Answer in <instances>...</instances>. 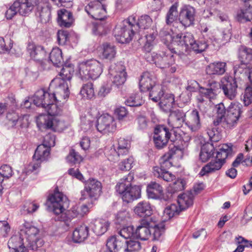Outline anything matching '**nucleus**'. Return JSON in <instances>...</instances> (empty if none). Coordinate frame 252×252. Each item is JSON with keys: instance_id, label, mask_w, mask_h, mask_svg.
Listing matches in <instances>:
<instances>
[{"instance_id": "aec40b11", "label": "nucleus", "mask_w": 252, "mask_h": 252, "mask_svg": "<svg viewBox=\"0 0 252 252\" xmlns=\"http://www.w3.org/2000/svg\"><path fill=\"white\" fill-rule=\"evenodd\" d=\"M101 183L94 179H90L85 183L84 190L82 192V195L85 193L92 199L96 200L101 192Z\"/></svg>"}, {"instance_id": "a211bd4d", "label": "nucleus", "mask_w": 252, "mask_h": 252, "mask_svg": "<svg viewBox=\"0 0 252 252\" xmlns=\"http://www.w3.org/2000/svg\"><path fill=\"white\" fill-rule=\"evenodd\" d=\"M96 127L100 132L106 133L115 130L116 126L114 118L108 114H104L98 119Z\"/></svg>"}, {"instance_id": "4468645a", "label": "nucleus", "mask_w": 252, "mask_h": 252, "mask_svg": "<svg viewBox=\"0 0 252 252\" xmlns=\"http://www.w3.org/2000/svg\"><path fill=\"white\" fill-rule=\"evenodd\" d=\"M171 133L164 126H157L154 129L153 140L155 146L159 149L165 147L170 137Z\"/></svg>"}, {"instance_id": "a19ab883", "label": "nucleus", "mask_w": 252, "mask_h": 252, "mask_svg": "<svg viewBox=\"0 0 252 252\" xmlns=\"http://www.w3.org/2000/svg\"><path fill=\"white\" fill-rule=\"evenodd\" d=\"M223 164L221 161L217 160H212L207 164L201 169L199 175L203 176L209 173H213L220 170Z\"/></svg>"}, {"instance_id": "a878e982", "label": "nucleus", "mask_w": 252, "mask_h": 252, "mask_svg": "<svg viewBox=\"0 0 252 252\" xmlns=\"http://www.w3.org/2000/svg\"><path fill=\"white\" fill-rule=\"evenodd\" d=\"M199 111L197 109H193L188 114L186 119V125L191 131H197L201 127Z\"/></svg>"}, {"instance_id": "a18cd8bd", "label": "nucleus", "mask_w": 252, "mask_h": 252, "mask_svg": "<svg viewBox=\"0 0 252 252\" xmlns=\"http://www.w3.org/2000/svg\"><path fill=\"white\" fill-rule=\"evenodd\" d=\"M102 56L103 58L111 60L113 59L116 54L115 47L108 43H104L101 45Z\"/></svg>"}, {"instance_id": "f8f14e48", "label": "nucleus", "mask_w": 252, "mask_h": 252, "mask_svg": "<svg viewBox=\"0 0 252 252\" xmlns=\"http://www.w3.org/2000/svg\"><path fill=\"white\" fill-rule=\"evenodd\" d=\"M243 106L238 102H231L227 109V114L224 119L229 127H232L237 124L241 114Z\"/></svg>"}, {"instance_id": "680f3d73", "label": "nucleus", "mask_w": 252, "mask_h": 252, "mask_svg": "<svg viewBox=\"0 0 252 252\" xmlns=\"http://www.w3.org/2000/svg\"><path fill=\"white\" fill-rule=\"evenodd\" d=\"M151 229L153 232V240H158L164 232V225L163 223L152 225Z\"/></svg>"}, {"instance_id": "4d7b16f0", "label": "nucleus", "mask_w": 252, "mask_h": 252, "mask_svg": "<svg viewBox=\"0 0 252 252\" xmlns=\"http://www.w3.org/2000/svg\"><path fill=\"white\" fill-rule=\"evenodd\" d=\"M182 211V209L178 205L172 204L165 208L163 214L164 216L169 219L175 216L178 215Z\"/></svg>"}, {"instance_id": "09e8293b", "label": "nucleus", "mask_w": 252, "mask_h": 252, "mask_svg": "<svg viewBox=\"0 0 252 252\" xmlns=\"http://www.w3.org/2000/svg\"><path fill=\"white\" fill-rule=\"evenodd\" d=\"M217 116L214 121V125L215 126L221 123H225L224 121L225 114L226 113L225 107L222 103H220L216 106Z\"/></svg>"}, {"instance_id": "e433bc0d", "label": "nucleus", "mask_w": 252, "mask_h": 252, "mask_svg": "<svg viewBox=\"0 0 252 252\" xmlns=\"http://www.w3.org/2000/svg\"><path fill=\"white\" fill-rule=\"evenodd\" d=\"M226 65L224 62H215L207 66L206 71L209 75H222L226 71Z\"/></svg>"}, {"instance_id": "2eb2a0df", "label": "nucleus", "mask_w": 252, "mask_h": 252, "mask_svg": "<svg viewBox=\"0 0 252 252\" xmlns=\"http://www.w3.org/2000/svg\"><path fill=\"white\" fill-rule=\"evenodd\" d=\"M85 10L93 18L101 21L106 17V8L104 5L99 1L91 0L86 6Z\"/></svg>"}, {"instance_id": "f3484780", "label": "nucleus", "mask_w": 252, "mask_h": 252, "mask_svg": "<svg viewBox=\"0 0 252 252\" xmlns=\"http://www.w3.org/2000/svg\"><path fill=\"white\" fill-rule=\"evenodd\" d=\"M195 14V8L188 4L184 5L180 9L179 13V21L185 27L193 24Z\"/></svg>"}, {"instance_id": "e2e57ef3", "label": "nucleus", "mask_w": 252, "mask_h": 252, "mask_svg": "<svg viewBox=\"0 0 252 252\" xmlns=\"http://www.w3.org/2000/svg\"><path fill=\"white\" fill-rule=\"evenodd\" d=\"M208 47V44L205 40L195 41L194 40L192 44L190 47L196 53H201L204 51Z\"/></svg>"}, {"instance_id": "49530a36", "label": "nucleus", "mask_w": 252, "mask_h": 252, "mask_svg": "<svg viewBox=\"0 0 252 252\" xmlns=\"http://www.w3.org/2000/svg\"><path fill=\"white\" fill-rule=\"evenodd\" d=\"M50 61L57 66L62 65L63 61L61 50L58 48H54L49 56Z\"/></svg>"}, {"instance_id": "dca6fc26", "label": "nucleus", "mask_w": 252, "mask_h": 252, "mask_svg": "<svg viewBox=\"0 0 252 252\" xmlns=\"http://www.w3.org/2000/svg\"><path fill=\"white\" fill-rule=\"evenodd\" d=\"M109 73L112 77L111 79L113 84L117 86L123 85L126 80L125 67L120 63L111 64Z\"/></svg>"}, {"instance_id": "9d476101", "label": "nucleus", "mask_w": 252, "mask_h": 252, "mask_svg": "<svg viewBox=\"0 0 252 252\" xmlns=\"http://www.w3.org/2000/svg\"><path fill=\"white\" fill-rule=\"evenodd\" d=\"M139 88L142 92L150 91L149 95L154 91L156 94L161 90V87L156 83V78L151 73L146 71L141 75Z\"/></svg>"}, {"instance_id": "3c124183", "label": "nucleus", "mask_w": 252, "mask_h": 252, "mask_svg": "<svg viewBox=\"0 0 252 252\" xmlns=\"http://www.w3.org/2000/svg\"><path fill=\"white\" fill-rule=\"evenodd\" d=\"M214 146L212 144H207L204 145L200 153V158L202 162L207 161L212 156L214 153Z\"/></svg>"}, {"instance_id": "c85d7f7f", "label": "nucleus", "mask_w": 252, "mask_h": 252, "mask_svg": "<svg viewBox=\"0 0 252 252\" xmlns=\"http://www.w3.org/2000/svg\"><path fill=\"white\" fill-rule=\"evenodd\" d=\"M245 6L237 12L236 18L240 22L252 20V0H242Z\"/></svg>"}, {"instance_id": "69168bd1", "label": "nucleus", "mask_w": 252, "mask_h": 252, "mask_svg": "<svg viewBox=\"0 0 252 252\" xmlns=\"http://www.w3.org/2000/svg\"><path fill=\"white\" fill-rule=\"evenodd\" d=\"M66 159L68 163L74 164L79 163L82 160V158L80 155H79L78 153L76 152L73 149H71Z\"/></svg>"}, {"instance_id": "ea45409f", "label": "nucleus", "mask_w": 252, "mask_h": 252, "mask_svg": "<svg viewBox=\"0 0 252 252\" xmlns=\"http://www.w3.org/2000/svg\"><path fill=\"white\" fill-rule=\"evenodd\" d=\"M124 245V240H121L119 236H112L107 239L106 246L116 252L123 248Z\"/></svg>"}, {"instance_id": "c03bdc74", "label": "nucleus", "mask_w": 252, "mask_h": 252, "mask_svg": "<svg viewBox=\"0 0 252 252\" xmlns=\"http://www.w3.org/2000/svg\"><path fill=\"white\" fill-rule=\"evenodd\" d=\"M153 173L155 177L162 178L167 182H172L175 180L174 175L158 166L153 168Z\"/></svg>"}, {"instance_id": "72a5a7b5", "label": "nucleus", "mask_w": 252, "mask_h": 252, "mask_svg": "<svg viewBox=\"0 0 252 252\" xmlns=\"http://www.w3.org/2000/svg\"><path fill=\"white\" fill-rule=\"evenodd\" d=\"M89 228L85 224L76 227L72 234L73 241L75 243H81L86 240L89 236Z\"/></svg>"}, {"instance_id": "864d4df0", "label": "nucleus", "mask_w": 252, "mask_h": 252, "mask_svg": "<svg viewBox=\"0 0 252 252\" xmlns=\"http://www.w3.org/2000/svg\"><path fill=\"white\" fill-rule=\"evenodd\" d=\"M125 245L123 249L125 252H135L141 249V243L138 241L130 239L129 241L124 240Z\"/></svg>"}, {"instance_id": "cd10ccee", "label": "nucleus", "mask_w": 252, "mask_h": 252, "mask_svg": "<svg viewBox=\"0 0 252 252\" xmlns=\"http://www.w3.org/2000/svg\"><path fill=\"white\" fill-rule=\"evenodd\" d=\"M27 49L31 58L36 62H42L46 56V52L42 46L32 42L28 43Z\"/></svg>"}, {"instance_id": "79ce46f5", "label": "nucleus", "mask_w": 252, "mask_h": 252, "mask_svg": "<svg viewBox=\"0 0 252 252\" xmlns=\"http://www.w3.org/2000/svg\"><path fill=\"white\" fill-rule=\"evenodd\" d=\"M193 195L191 192L184 193L178 196V205L184 210L193 204Z\"/></svg>"}, {"instance_id": "338daca9", "label": "nucleus", "mask_w": 252, "mask_h": 252, "mask_svg": "<svg viewBox=\"0 0 252 252\" xmlns=\"http://www.w3.org/2000/svg\"><path fill=\"white\" fill-rule=\"evenodd\" d=\"M185 182L183 179H177L176 180L171 186V189L170 193L172 194L175 192L181 191L185 189Z\"/></svg>"}, {"instance_id": "37998d69", "label": "nucleus", "mask_w": 252, "mask_h": 252, "mask_svg": "<svg viewBox=\"0 0 252 252\" xmlns=\"http://www.w3.org/2000/svg\"><path fill=\"white\" fill-rule=\"evenodd\" d=\"M152 20L148 15H143L138 19H136V23L133 24L134 30L137 32H140L141 30L148 29L152 24Z\"/></svg>"}, {"instance_id": "473e14b6", "label": "nucleus", "mask_w": 252, "mask_h": 252, "mask_svg": "<svg viewBox=\"0 0 252 252\" xmlns=\"http://www.w3.org/2000/svg\"><path fill=\"white\" fill-rule=\"evenodd\" d=\"M109 226L110 222L104 219L95 220L91 225L93 231L98 236L104 234Z\"/></svg>"}, {"instance_id": "6ab92c4d", "label": "nucleus", "mask_w": 252, "mask_h": 252, "mask_svg": "<svg viewBox=\"0 0 252 252\" xmlns=\"http://www.w3.org/2000/svg\"><path fill=\"white\" fill-rule=\"evenodd\" d=\"M54 96L51 94V93L45 91L44 89H41L35 92L33 96L31 97V100L36 106L46 108L47 105L54 102Z\"/></svg>"}, {"instance_id": "7ed1b4c3", "label": "nucleus", "mask_w": 252, "mask_h": 252, "mask_svg": "<svg viewBox=\"0 0 252 252\" xmlns=\"http://www.w3.org/2000/svg\"><path fill=\"white\" fill-rule=\"evenodd\" d=\"M133 179V175L128 174L126 177L121 179L116 186L117 192L121 195L123 200L126 203L131 202L141 196L140 187L131 185Z\"/></svg>"}, {"instance_id": "f257e3e1", "label": "nucleus", "mask_w": 252, "mask_h": 252, "mask_svg": "<svg viewBox=\"0 0 252 252\" xmlns=\"http://www.w3.org/2000/svg\"><path fill=\"white\" fill-rule=\"evenodd\" d=\"M48 201L51 203L53 212L57 215L56 220L66 222L70 218L80 217L77 206L72 207L68 211V214L64 212L65 206L68 205L67 198L58 189H56L54 193L48 197Z\"/></svg>"}, {"instance_id": "bf43d9fd", "label": "nucleus", "mask_w": 252, "mask_h": 252, "mask_svg": "<svg viewBox=\"0 0 252 252\" xmlns=\"http://www.w3.org/2000/svg\"><path fill=\"white\" fill-rule=\"evenodd\" d=\"M80 94L84 97L91 99L94 96V90L92 83L85 84L82 87Z\"/></svg>"}, {"instance_id": "393cba45", "label": "nucleus", "mask_w": 252, "mask_h": 252, "mask_svg": "<svg viewBox=\"0 0 252 252\" xmlns=\"http://www.w3.org/2000/svg\"><path fill=\"white\" fill-rule=\"evenodd\" d=\"M168 118V124L173 128H179L185 123L186 124V114L183 110L177 109L172 110Z\"/></svg>"}, {"instance_id": "5fc2aeb1", "label": "nucleus", "mask_w": 252, "mask_h": 252, "mask_svg": "<svg viewBox=\"0 0 252 252\" xmlns=\"http://www.w3.org/2000/svg\"><path fill=\"white\" fill-rule=\"evenodd\" d=\"M13 175L12 168L6 164L3 165L0 167V193L2 191L3 188L1 183L4 179H9Z\"/></svg>"}, {"instance_id": "603ef678", "label": "nucleus", "mask_w": 252, "mask_h": 252, "mask_svg": "<svg viewBox=\"0 0 252 252\" xmlns=\"http://www.w3.org/2000/svg\"><path fill=\"white\" fill-rule=\"evenodd\" d=\"M52 120L53 124L52 129L54 131H61L69 126V123L60 117H53Z\"/></svg>"}, {"instance_id": "c756f323", "label": "nucleus", "mask_w": 252, "mask_h": 252, "mask_svg": "<svg viewBox=\"0 0 252 252\" xmlns=\"http://www.w3.org/2000/svg\"><path fill=\"white\" fill-rule=\"evenodd\" d=\"M23 236L16 235L12 236L8 242V247L10 252H28L24 246Z\"/></svg>"}, {"instance_id": "412c9836", "label": "nucleus", "mask_w": 252, "mask_h": 252, "mask_svg": "<svg viewBox=\"0 0 252 252\" xmlns=\"http://www.w3.org/2000/svg\"><path fill=\"white\" fill-rule=\"evenodd\" d=\"M129 147V142L127 140L120 138L118 142L117 150L115 149L110 150V154L108 155V159L114 162L118 160L120 156L128 154Z\"/></svg>"}, {"instance_id": "8fccbe9b", "label": "nucleus", "mask_w": 252, "mask_h": 252, "mask_svg": "<svg viewBox=\"0 0 252 252\" xmlns=\"http://www.w3.org/2000/svg\"><path fill=\"white\" fill-rule=\"evenodd\" d=\"M216 83H212L209 88L200 87L199 93L206 98L210 100L214 99L217 94V90L215 89Z\"/></svg>"}, {"instance_id": "423d86ee", "label": "nucleus", "mask_w": 252, "mask_h": 252, "mask_svg": "<svg viewBox=\"0 0 252 252\" xmlns=\"http://www.w3.org/2000/svg\"><path fill=\"white\" fill-rule=\"evenodd\" d=\"M20 235L25 236L29 243V247L32 250H36L44 244L39 230L30 223L25 222L20 226Z\"/></svg>"}, {"instance_id": "0eeeda50", "label": "nucleus", "mask_w": 252, "mask_h": 252, "mask_svg": "<svg viewBox=\"0 0 252 252\" xmlns=\"http://www.w3.org/2000/svg\"><path fill=\"white\" fill-rule=\"evenodd\" d=\"M239 58L241 63L234 67V73L244 74L248 73L249 77L252 78V67L248 66L250 61H252V49L244 45H241L238 49Z\"/></svg>"}, {"instance_id": "1a4fd4ad", "label": "nucleus", "mask_w": 252, "mask_h": 252, "mask_svg": "<svg viewBox=\"0 0 252 252\" xmlns=\"http://www.w3.org/2000/svg\"><path fill=\"white\" fill-rule=\"evenodd\" d=\"M150 98L154 101L160 100L159 105L161 109L165 113L170 112L173 110L175 105L174 95L171 94H164L161 89L156 94L153 91L150 94Z\"/></svg>"}, {"instance_id": "bb28decb", "label": "nucleus", "mask_w": 252, "mask_h": 252, "mask_svg": "<svg viewBox=\"0 0 252 252\" xmlns=\"http://www.w3.org/2000/svg\"><path fill=\"white\" fill-rule=\"evenodd\" d=\"M37 0H17L15 1L18 13L22 16L29 15L37 5Z\"/></svg>"}, {"instance_id": "4c0bfd02", "label": "nucleus", "mask_w": 252, "mask_h": 252, "mask_svg": "<svg viewBox=\"0 0 252 252\" xmlns=\"http://www.w3.org/2000/svg\"><path fill=\"white\" fill-rule=\"evenodd\" d=\"M53 116L46 114H40L36 118V124L41 130L51 129L53 127Z\"/></svg>"}, {"instance_id": "6e6552de", "label": "nucleus", "mask_w": 252, "mask_h": 252, "mask_svg": "<svg viewBox=\"0 0 252 252\" xmlns=\"http://www.w3.org/2000/svg\"><path fill=\"white\" fill-rule=\"evenodd\" d=\"M53 90L51 94L54 96V102L60 101L62 104L69 96L68 84L66 81L60 77L54 78L50 83L49 91Z\"/></svg>"}, {"instance_id": "c9c22d12", "label": "nucleus", "mask_w": 252, "mask_h": 252, "mask_svg": "<svg viewBox=\"0 0 252 252\" xmlns=\"http://www.w3.org/2000/svg\"><path fill=\"white\" fill-rule=\"evenodd\" d=\"M135 213L141 217L150 216L153 213V209L151 204L147 201L139 202L135 207Z\"/></svg>"}, {"instance_id": "20e7f679", "label": "nucleus", "mask_w": 252, "mask_h": 252, "mask_svg": "<svg viewBox=\"0 0 252 252\" xmlns=\"http://www.w3.org/2000/svg\"><path fill=\"white\" fill-rule=\"evenodd\" d=\"M102 72V65L95 60H88L78 63L77 74L82 80H94Z\"/></svg>"}, {"instance_id": "5701e85b", "label": "nucleus", "mask_w": 252, "mask_h": 252, "mask_svg": "<svg viewBox=\"0 0 252 252\" xmlns=\"http://www.w3.org/2000/svg\"><path fill=\"white\" fill-rule=\"evenodd\" d=\"M153 61L155 64L160 68H166L170 65H174L175 60L174 55L169 51L166 54H156L152 56Z\"/></svg>"}, {"instance_id": "58836bf2", "label": "nucleus", "mask_w": 252, "mask_h": 252, "mask_svg": "<svg viewBox=\"0 0 252 252\" xmlns=\"http://www.w3.org/2000/svg\"><path fill=\"white\" fill-rule=\"evenodd\" d=\"M232 154V148L231 145H229L227 144H224L219 146L218 150L216 153V159L223 164L225 163V159L231 156Z\"/></svg>"}, {"instance_id": "9b49d317", "label": "nucleus", "mask_w": 252, "mask_h": 252, "mask_svg": "<svg viewBox=\"0 0 252 252\" xmlns=\"http://www.w3.org/2000/svg\"><path fill=\"white\" fill-rule=\"evenodd\" d=\"M50 154V148L41 144L37 147L34 154L33 156L34 159L36 160V162L30 164L25 169L23 173L26 175L36 170L40 166V161L46 160Z\"/></svg>"}, {"instance_id": "6e6d98bb", "label": "nucleus", "mask_w": 252, "mask_h": 252, "mask_svg": "<svg viewBox=\"0 0 252 252\" xmlns=\"http://www.w3.org/2000/svg\"><path fill=\"white\" fill-rule=\"evenodd\" d=\"M144 100L141 94H136L130 95L126 101V105L130 107H137L144 103Z\"/></svg>"}, {"instance_id": "7c9ffc66", "label": "nucleus", "mask_w": 252, "mask_h": 252, "mask_svg": "<svg viewBox=\"0 0 252 252\" xmlns=\"http://www.w3.org/2000/svg\"><path fill=\"white\" fill-rule=\"evenodd\" d=\"M6 119L7 120V124L11 127L16 125H18L21 127H26L28 124V119L26 116L19 117L18 114L14 111L8 112L6 115Z\"/></svg>"}, {"instance_id": "052dcab7", "label": "nucleus", "mask_w": 252, "mask_h": 252, "mask_svg": "<svg viewBox=\"0 0 252 252\" xmlns=\"http://www.w3.org/2000/svg\"><path fill=\"white\" fill-rule=\"evenodd\" d=\"M74 72V68L71 65L63 66L60 73V78L65 81H69L72 77Z\"/></svg>"}, {"instance_id": "de8ad7c7", "label": "nucleus", "mask_w": 252, "mask_h": 252, "mask_svg": "<svg viewBox=\"0 0 252 252\" xmlns=\"http://www.w3.org/2000/svg\"><path fill=\"white\" fill-rule=\"evenodd\" d=\"M178 7V4L177 2L173 4L170 7L165 18V22L167 25H171L177 20V17L179 16Z\"/></svg>"}, {"instance_id": "ddd939ff", "label": "nucleus", "mask_w": 252, "mask_h": 252, "mask_svg": "<svg viewBox=\"0 0 252 252\" xmlns=\"http://www.w3.org/2000/svg\"><path fill=\"white\" fill-rule=\"evenodd\" d=\"M220 88L222 90L224 96L228 99L233 100L236 97L238 86L236 80L233 77H222L220 81Z\"/></svg>"}, {"instance_id": "b1692460", "label": "nucleus", "mask_w": 252, "mask_h": 252, "mask_svg": "<svg viewBox=\"0 0 252 252\" xmlns=\"http://www.w3.org/2000/svg\"><path fill=\"white\" fill-rule=\"evenodd\" d=\"M152 224L146 220H142L134 231V237L145 241L151 236Z\"/></svg>"}, {"instance_id": "39448f33", "label": "nucleus", "mask_w": 252, "mask_h": 252, "mask_svg": "<svg viewBox=\"0 0 252 252\" xmlns=\"http://www.w3.org/2000/svg\"><path fill=\"white\" fill-rule=\"evenodd\" d=\"M136 23V16H129L116 26L114 30V35L116 40L120 43L129 42L132 39L135 33L133 24Z\"/></svg>"}, {"instance_id": "f704fd0d", "label": "nucleus", "mask_w": 252, "mask_h": 252, "mask_svg": "<svg viewBox=\"0 0 252 252\" xmlns=\"http://www.w3.org/2000/svg\"><path fill=\"white\" fill-rule=\"evenodd\" d=\"M37 14L42 23H46L50 20L51 6L48 3H37Z\"/></svg>"}, {"instance_id": "0e129e2a", "label": "nucleus", "mask_w": 252, "mask_h": 252, "mask_svg": "<svg viewBox=\"0 0 252 252\" xmlns=\"http://www.w3.org/2000/svg\"><path fill=\"white\" fill-rule=\"evenodd\" d=\"M134 227L133 226H129L126 227H124L119 231V234L121 237L124 238L125 240L132 237H134Z\"/></svg>"}, {"instance_id": "13d9d810", "label": "nucleus", "mask_w": 252, "mask_h": 252, "mask_svg": "<svg viewBox=\"0 0 252 252\" xmlns=\"http://www.w3.org/2000/svg\"><path fill=\"white\" fill-rule=\"evenodd\" d=\"M60 101H55L47 105L46 109L48 112V115L53 117H57L60 114L62 111V108L60 104H58Z\"/></svg>"}, {"instance_id": "2f4dec72", "label": "nucleus", "mask_w": 252, "mask_h": 252, "mask_svg": "<svg viewBox=\"0 0 252 252\" xmlns=\"http://www.w3.org/2000/svg\"><path fill=\"white\" fill-rule=\"evenodd\" d=\"M58 23L61 27L69 28L74 22L71 12L65 9H62L58 12Z\"/></svg>"}, {"instance_id": "f03ea898", "label": "nucleus", "mask_w": 252, "mask_h": 252, "mask_svg": "<svg viewBox=\"0 0 252 252\" xmlns=\"http://www.w3.org/2000/svg\"><path fill=\"white\" fill-rule=\"evenodd\" d=\"M159 34L161 40L165 44L168 45L171 44L175 47L174 49L181 53L187 52L194 41L193 35L189 32L177 34L174 37L165 31H161Z\"/></svg>"}, {"instance_id": "774afa93", "label": "nucleus", "mask_w": 252, "mask_h": 252, "mask_svg": "<svg viewBox=\"0 0 252 252\" xmlns=\"http://www.w3.org/2000/svg\"><path fill=\"white\" fill-rule=\"evenodd\" d=\"M132 2L133 0H117L116 6L118 10L125 11L130 7Z\"/></svg>"}, {"instance_id": "4be33fe9", "label": "nucleus", "mask_w": 252, "mask_h": 252, "mask_svg": "<svg viewBox=\"0 0 252 252\" xmlns=\"http://www.w3.org/2000/svg\"><path fill=\"white\" fill-rule=\"evenodd\" d=\"M147 192L149 198L152 199H160L164 201L168 200L171 196L164 195L163 193V188L159 184L156 182H151L147 186Z\"/></svg>"}]
</instances>
